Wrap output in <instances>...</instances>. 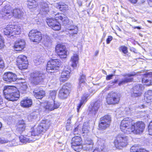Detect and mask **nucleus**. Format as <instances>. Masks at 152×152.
<instances>
[{
	"mask_svg": "<svg viewBox=\"0 0 152 152\" xmlns=\"http://www.w3.org/2000/svg\"><path fill=\"white\" fill-rule=\"evenodd\" d=\"M2 17L4 18L9 19L12 17L20 18L23 15V12L19 9H13L10 6H5L0 12Z\"/></svg>",
	"mask_w": 152,
	"mask_h": 152,
	"instance_id": "f257e3e1",
	"label": "nucleus"
},
{
	"mask_svg": "<svg viewBox=\"0 0 152 152\" xmlns=\"http://www.w3.org/2000/svg\"><path fill=\"white\" fill-rule=\"evenodd\" d=\"M16 88L14 86H5L3 92L6 99L13 101L16 100L20 96L19 91H16Z\"/></svg>",
	"mask_w": 152,
	"mask_h": 152,
	"instance_id": "f03ea898",
	"label": "nucleus"
},
{
	"mask_svg": "<svg viewBox=\"0 0 152 152\" xmlns=\"http://www.w3.org/2000/svg\"><path fill=\"white\" fill-rule=\"evenodd\" d=\"M50 125L49 121L48 120H42L37 128H32L30 133L32 136H41L48 129Z\"/></svg>",
	"mask_w": 152,
	"mask_h": 152,
	"instance_id": "7ed1b4c3",
	"label": "nucleus"
},
{
	"mask_svg": "<svg viewBox=\"0 0 152 152\" xmlns=\"http://www.w3.org/2000/svg\"><path fill=\"white\" fill-rule=\"evenodd\" d=\"M132 120L130 118L126 117L121 121L120 125L121 130L125 133L129 134L132 132L134 128L132 127L133 123Z\"/></svg>",
	"mask_w": 152,
	"mask_h": 152,
	"instance_id": "20e7f679",
	"label": "nucleus"
},
{
	"mask_svg": "<svg viewBox=\"0 0 152 152\" xmlns=\"http://www.w3.org/2000/svg\"><path fill=\"white\" fill-rule=\"evenodd\" d=\"M128 137L122 134H119L114 141L115 146L118 149H121L128 145Z\"/></svg>",
	"mask_w": 152,
	"mask_h": 152,
	"instance_id": "39448f33",
	"label": "nucleus"
},
{
	"mask_svg": "<svg viewBox=\"0 0 152 152\" xmlns=\"http://www.w3.org/2000/svg\"><path fill=\"white\" fill-rule=\"evenodd\" d=\"M60 65V61L59 60L52 59L48 63L46 71L48 72H53L55 71L58 69Z\"/></svg>",
	"mask_w": 152,
	"mask_h": 152,
	"instance_id": "423d86ee",
	"label": "nucleus"
},
{
	"mask_svg": "<svg viewBox=\"0 0 152 152\" xmlns=\"http://www.w3.org/2000/svg\"><path fill=\"white\" fill-rule=\"evenodd\" d=\"M120 98L119 94L112 91L108 94L107 98V102L109 104H117L118 103Z\"/></svg>",
	"mask_w": 152,
	"mask_h": 152,
	"instance_id": "0eeeda50",
	"label": "nucleus"
},
{
	"mask_svg": "<svg viewBox=\"0 0 152 152\" xmlns=\"http://www.w3.org/2000/svg\"><path fill=\"white\" fill-rule=\"evenodd\" d=\"M28 36L30 39L34 42L39 43L42 39V34L36 29H32L29 32Z\"/></svg>",
	"mask_w": 152,
	"mask_h": 152,
	"instance_id": "6e6552de",
	"label": "nucleus"
},
{
	"mask_svg": "<svg viewBox=\"0 0 152 152\" xmlns=\"http://www.w3.org/2000/svg\"><path fill=\"white\" fill-rule=\"evenodd\" d=\"M17 63L19 69H26L28 66V62L27 57L24 55L18 56L17 59Z\"/></svg>",
	"mask_w": 152,
	"mask_h": 152,
	"instance_id": "1a4fd4ad",
	"label": "nucleus"
},
{
	"mask_svg": "<svg viewBox=\"0 0 152 152\" xmlns=\"http://www.w3.org/2000/svg\"><path fill=\"white\" fill-rule=\"evenodd\" d=\"M56 51L57 54L61 58L66 57L67 50L66 46L62 44L57 45L56 47Z\"/></svg>",
	"mask_w": 152,
	"mask_h": 152,
	"instance_id": "9d476101",
	"label": "nucleus"
},
{
	"mask_svg": "<svg viewBox=\"0 0 152 152\" xmlns=\"http://www.w3.org/2000/svg\"><path fill=\"white\" fill-rule=\"evenodd\" d=\"M111 118L109 115H105L100 119L99 124V127L101 129H105L110 125Z\"/></svg>",
	"mask_w": 152,
	"mask_h": 152,
	"instance_id": "9b49d317",
	"label": "nucleus"
},
{
	"mask_svg": "<svg viewBox=\"0 0 152 152\" xmlns=\"http://www.w3.org/2000/svg\"><path fill=\"white\" fill-rule=\"evenodd\" d=\"M31 81L34 84H37L44 79L45 75L39 71L35 72L31 74Z\"/></svg>",
	"mask_w": 152,
	"mask_h": 152,
	"instance_id": "f8f14e48",
	"label": "nucleus"
},
{
	"mask_svg": "<svg viewBox=\"0 0 152 152\" xmlns=\"http://www.w3.org/2000/svg\"><path fill=\"white\" fill-rule=\"evenodd\" d=\"M134 128L133 132L136 134H140L142 133L145 127L144 123L142 121H139L134 124L133 123L132 127Z\"/></svg>",
	"mask_w": 152,
	"mask_h": 152,
	"instance_id": "ddd939ff",
	"label": "nucleus"
},
{
	"mask_svg": "<svg viewBox=\"0 0 152 152\" xmlns=\"http://www.w3.org/2000/svg\"><path fill=\"white\" fill-rule=\"evenodd\" d=\"M137 74L135 72H132L123 75V76L124 77L119 82L118 85L121 86L126 83L132 82L133 80L132 77L136 75Z\"/></svg>",
	"mask_w": 152,
	"mask_h": 152,
	"instance_id": "4468645a",
	"label": "nucleus"
},
{
	"mask_svg": "<svg viewBox=\"0 0 152 152\" xmlns=\"http://www.w3.org/2000/svg\"><path fill=\"white\" fill-rule=\"evenodd\" d=\"M3 78L4 81L7 83L15 82L17 79L15 74L10 72L4 73Z\"/></svg>",
	"mask_w": 152,
	"mask_h": 152,
	"instance_id": "2eb2a0df",
	"label": "nucleus"
},
{
	"mask_svg": "<svg viewBox=\"0 0 152 152\" xmlns=\"http://www.w3.org/2000/svg\"><path fill=\"white\" fill-rule=\"evenodd\" d=\"M47 23L48 26L54 30L58 31L61 28L60 23L55 19L52 18L47 19Z\"/></svg>",
	"mask_w": 152,
	"mask_h": 152,
	"instance_id": "dca6fc26",
	"label": "nucleus"
},
{
	"mask_svg": "<svg viewBox=\"0 0 152 152\" xmlns=\"http://www.w3.org/2000/svg\"><path fill=\"white\" fill-rule=\"evenodd\" d=\"M143 87L142 85H137L133 88L131 95L133 97L140 96L142 94Z\"/></svg>",
	"mask_w": 152,
	"mask_h": 152,
	"instance_id": "f3484780",
	"label": "nucleus"
},
{
	"mask_svg": "<svg viewBox=\"0 0 152 152\" xmlns=\"http://www.w3.org/2000/svg\"><path fill=\"white\" fill-rule=\"evenodd\" d=\"M142 82L145 85L150 86L152 84V72L146 73L142 80Z\"/></svg>",
	"mask_w": 152,
	"mask_h": 152,
	"instance_id": "a211bd4d",
	"label": "nucleus"
},
{
	"mask_svg": "<svg viewBox=\"0 0 152 152\" xmlns=\"http://www.w3.org/2000/svg\"><path fill=\"white\" fill-rule=\"evenodd\" d=\"M71 70L65 68L61 73L59 80L61 82H64L67 80L70 77V74Z\"/></svg>",
	"mask_w": 152,
	"mask_h": 152,
	"instance_id": "6ab92c4d",
	"label": "nucleus"
},
{
	"mask_svg": "<svg viewBox=\"0 0 152 152\" xmlns=\"http://www.w3.org/2000/svg\"><path fill=\"white\" fill-rule=\"evenodd\" d=\"M69 93L67 87L66 86H64L60 91L58 96L61 99H65L68 96Z\"/></svg>",
	"mask_w": 152,
	"mask_h": 152,
	"instance_id": "aec40b11",
	"label": "nucleus"
},
{
	"mask_svg": "<svg viewBox=\"0 0 152 152\" xmlns=\"http://www.w3.org/2000/svg\"><path fill=\"white\" fill-rule=\"evenodd\" d=\"M101 104L100 102H95L93 105H91L88 108V110L90 113L94 114L96 113Z\"/></svg>",
	"mask_w": 152,
	"mask_h": 152,
	"instance_id": "412c9836",
	"label": "nucleus"
},
{
	"mask_svg": "<svg viewBox=\"0 0 152 152\" xmlns=\"http://www.w3.org/2000/svg\"><path fill=\"white\" fill-rule=\"evenodd\" d=\"M59 106V103H55V101H53L51 102H48L45 106V108L46 109L51 111L57 108Z\"/></svg>",
	"mask_w": 152,
	"mask_h": 152,
	"instance_id": "4be33fe9",
	"label": "nucleus"
},
{
	"mask_svg": "<svg viewBox=\"0 0 152 152\" xmlns=\"http://www.w3.org/2000/svg\"><path fill=\"white\" fill-rule=\"evenodd\" d=\"M79 59V56L78 53H74L71 58V61L72 62V66L73 67L77 66L78 63Z\"/></svg>",
	"mask_w": 152,
	"mask_h": 152,
	"instance_id": "5701e85b",
	"label": "nucleus"
},
{
	"mask_svg": "<svg viewBox=\"0 0 152 152\" xmlns=\"http://www.w3.org/2000/svg\"><path fill=\"white\" fill-rule=\"evenodd\" d=\"M32 104V100L28 98H26L23 99L21 101L20 105L21 106L24 107H29Z\"/></svg>",
	"mask_w": 152,
	"mask_h": 152,
	"instance_id": "b1692460",
	"label": "nucleus"
},
{
	"mask_svg": "<svg viewBox=\"0 0 152 152\" xmlns=\"http://www.w3.org/2000/svg\"><path fill=\"white\" fill-rule=\"evenodd\" d=\"M19 139L20 141L23 143L30 142L35 140L33 139L31 137H30L28 136H24L23 135H21L20 136Z\"/></svg>",
	"mask_w": 152,
	"mask_h": 152,
	"instance_id": "393cba45",
	"label": "nucleus"
},
{
	"mask_svg": "<svg viewBox=\"0 0 152 152\" xmlns=\"http://www.w3.org/2000/svg\"><path fill=\"white\" fill-rule=\"evenodd\" d=\"M49 8L48 4L45 3H42L40 6V13L42 15L45 14L49 12Z\"/></svg>",
	"mask_w": 152,
	"mask_h": 152,
	"instance_id": "a878e982",
	"label": "nucleus"
},
{
	"mask_svg": "<svg viewBox=\"0 0 152 152\" xmlns=\"http://www.w3.org/2000/svg\"><path fill=\"white\" fill-rule=\"evenodd\" d=\"M89 95L88 94H85L83 95L81 99L79 104L77 106V110L78 112H79L80 108L83 105L85 104L87 102V99L89 97Z\"/></svg>",
	"mask_w": 152,
	"mask_h": 152,
	"instance_id": "bb28decb",
	"label": "nucleus"
},
{
	"mask_svg": "<svg viewBox=\"0 0 152 152\" xmlns=\"http://www.w3.org/2000/svg\"><path fill=\"white\" fill-rule=\"evenodd\" d=\"M26 125L23 121H19L18 123L16 131L21 133L25 129Z\"/></svg>",
	"mask_w": 152,
	"mask_h": 152,
	"instance_id": "cd10ccee",
	"label": "nucleus"
},
{
	"mask_svg": "<svg viewBox=\"0 0 152 152\" xmlns=\"http://www.w3.org/2000/svg\"><path fill=\"white\" fill-rule=\"evenodd\" d=\"M28 8L30 9L35 10L38 5V3L35 0H27Z\"/></svg>",
	"mask_w": 152,
	"mask_h": 152,
	"instance_id": "c85d7f7f",
	"label": "nucleus"
},
{
	"mask_svg": "<svg viewBox=\"0 0 152 152\" xmlns=\"http://www.w3.org/2000/svg\"><path fill=\"white\" fill-rule=\"evenodd\" d=\"M11 36H14L15 35H18L20 34L21 30L20 27L11 25Z\"/></svg>",
	"mask_w": 152,
	"mask_h": 152,
	"instance_id": "c756f323",
	"label": "nucleus"
},
{
	"mask_svg": "<svg viewBox=\"0 0 152 152\" xmlns=\"http://www.w3.org/2000/svg\"><path fill=\"white\" fill-rule=\"evenodd\" d=\"M77 28L76 26H71L66 29V31L69 32L70 36H74L76 34L77 32Z\"/></svg>",
	"mask_w": 152,
	"mask_h": 152,
	"instance_id": "7c9ffc66",
	"label": "nucleus"
},
{
	"mask_svg": "<svg viewBox=\"0 0 152 152\" xmlns=\"http://www.w3.org/2000/svg\"><path fill=\"white\" fill-rule=\"evenodd\" d=\"M33 94L34 96L37 99H41L45 94V92L43 90H34L33 91Z\"/></svg>",
	"mask_w": 152,
	"mask_h": 152,
	"instance_id": "2f4dec72",
	"label": "nucleus"
},
{
	"mask_svg": "<svg viewBox=\"0 0 152 152\" xmlns=\"http://www.w3.org/2000/svg\"><path fill=\"white\" fill-rule=\"evenodd\" d=\"M144 99L147 103H149L152 100V91L149 90L146 92L144 94Z\"/></svg>",
	"mask_w": 152,
	"mask_h": 152,
	"instance_id": "473e14b6",
	"label": "nucleus"
},
{
	"mask_svg": "<svg viewBox=\"0 0 152 152\" xmlns=\"http://www.w3.org/2000/svg\"><path fill=\"white\" fill-rule=\"evenodd\" d=\"M82 139L79 136H75L72 138L71 145H79L81 144Z\"/></svg>",
	"mask_w": 152,
	"mask_h": 152,
	"instance_id": "72a5a7b5",
	"label": "nucleus"
},
{
	"mask_svg": "<svg viewBox=\"0 0 152 152\" xmlns=\"http://www.w3.org/2000/svg\"><path fill=\"white\" fill-rule=\"evenodd\" d=\"M130 152H148L144 149H142L136 145H134L130 148Z\"/></svg>",
	"mask_w": 152,
	"mask_h": 152,
	"instance_id": "f704fd0d",
	"label": "nucleus"
},
{
	"mask_svg": "<svg viewBox=\"0 0 152 152\" xmlns=\"http://www.w3.org/2000/svg\"><path fill=\"white\" fill-rule=\"evenodd\" d=\"M89 124L88 123H84L83 124L82 130V134H84L83 136L85 135L86 134L88 133L89 132Z\"/></svg>",
	"mask_w": 152,
	"mask_h": 152,
	"instance_id": "c9c22d12",
	"label": "nucleus"
},
{
	"mask_svg": "<svg viewBox=\"0 0 152 152\" xmlns=\"http://www.w3.org/2000/svg\"><path fill=\"white\" fill-rule=\"evenodd\" d=\"M11 25H8L4 29L3 32L4 34L7 35H11L12 33Z\"/></svg>",
	"mask_w": 152,
	"mask_h": 152,
	"instance_id": "e433bc0d",
	"label": "nucleus"
},
{
	"mask_svg": "<svg viewBox=\"0 0 152 152\" xmlns=\"http://www.w3.org/2000/svg\"><path fill=\"white\" fill-rule=\"evenodd\" d=\"M87 146L89 145V147H87V149L90 150L93 147V142L92 140L89 139H86L85 140V144Z\"/></svg>",
	"mask_w": 152,
	"mask_h": 152,
	"instance_id": "4c0bfd02",
	"label": "nucleus"
},
{
	"mask_svg": "<svg viewBox=\"0 0 152 152\" xmlns=\"http://www.w3.org/2000/svg\"><path fill=\"white\" fill-rule=\"evenodd\" d=\"M27 86L26 83L22 84L20 85L19 88V91L22 93H25L26 92Z\"/></svg>",
	"mask_w": 152,
	"mask_h": 152,
	"instance_id": "58836bf2",
	"label": "nucleus"
},
{
	"mask_svg": "<svg viewBox=\"0 0 152 152\" xmlns=\"http://www.w3.org/2000/svg\"><path fill=\"white\" fill-rule=\"evenodd\" d=\"M71 146L72 148L75 151L78 152L80 151L83 148V146L81 144L72 145Z\"/></svg>",
	"mask_w": 152,
	"mask_h": 152,
	"instance_id": "ea45409f",
	"label": "nucleus"
},
{
	"mask_svg": "<svg viewBox=\"0 0 152 152\" xmlns=\"http://www.w3.org/2000/svg\"><path fill=\"white\" fill-rule=\"evenodd\" d=\"M56 93L57 92L56 91H50L49 97V99L51 98L52 99V101H54V100L55 99L56 96Z\"/></svg>",
	"mask_w": 152,
	"mask_h": 152,
	"instance_id": "a19ab883",
	"label": "nucleus"
},
{
	"mask_svg": "<svg viewBox=\"0 0 152 152\" xmlns=\"http://www.w3.org/2000/svg\"><path fill=\"white\" fill-rule=\"evenodd\" d=\"M34 63L36 66L42 64L44 62V60L42 58H36L34 61Z\"/></svg>",
	"mask_w": 152,
	"mask_h": 152,
	"instance_id": "79ce46f5",
	"label": "nucleus"
},
{
	"mask_svg": "<svg viewBox=\"0 0 152 152\" xmlns=\"http://www.w3.org/2000/svg\"><path fill=\"white\" fill-rule=\"evenodd\" d=\"M20 45L15 44L14 48V50L16 51H21L24 48V47L23 46V45Z\"/></svg>",
	"mask_w": 152,
	"mask_h": 152,
	"instance_id": "37998d69",
	"label": "nucleus"
},
{
	"mask_svg": "<svg viewBox=\"0 0 152 152\" xmlns=\"http://www.w3.org/2000/svg\"><path fill=\"white\" fill-rule=\"evenodd\" d=\"M64 16H65V15L63 14L62 13H58L55 15V19L56 20H58L59 19L61 20Z\"/></svg>",
	"mask_w": 152,
	"mask_h": 152,
	"instance_id": "c03bdc74",
	"label": "nucleus"
},
{
	"mask_svg": "<svg viewBox=\"0 0 152 152\" xmlns=\"http://www.w3.org/2000/svg\"><path fill=\"white\" fill-rule=\"evenodd\" d=\"M61 20L62 21V23L64 26L68 25L69 23V20L67 17H64Z\"/></svg>",
	"mask_w": 152,
	"mask_h": 152,
	"instance_id": "a18cd8bd",
	"label": "nucleus"
},
{
	"mask_svg": "<svg viewBox=\"0 0 152 152\" xmlns=\"http://www.w3.org/2000/svg\"><path fill=\"white\" fill-rule=\"evenodd\" d=\"M58 8L60 10L62 11L66 10L68 8V6L64 3H63L62 4L59 5Z\"/></svg>",
	"mask_w": 152,
	"mask_h": 152,
	"instance_id": "49530a36",
	"label": "nucleus"
},
{
	"mask_svg": "<svg viewBox=\"0 0 152 152\" xmlns=\"http://www.w3.org/2000/svg\"><path fill=\"white\" fill-rule=\"evenodd\" d=\"M85 76L84 75H82L80 77L79 80V83L80 84H83L85 82Z\"/></svg>",
	"mask_w": 152,
	"mask_h": 152,
	"instance_id": "de8ad7c7",
	"label": "nucleus"
},
{
	"mask_svg": "<svg viewBox=\"0 0 152 152\" xmlns=\"http://www.w3.org/2000/svg\"><path fill=\"white\" fill-rule=\"evenodd\" d=\"M15 44L20 45L21 46L23 44V46L25 47V42L24 40L20 39L16 41Z\"/></svg>",
	"mask_w": 152,
	"mask_h": 152,
	"instance_id": "09e8293b",
	"label": "nucleus"
},
{
	"mask_svg": "<svg viewBox=\"0 0 152 152\" xmlns=\"http://www.w3.org/2000/svg\"><path fill=\"white\" fill-rule=\"evenodd\" d=\"M121 50L124 54H126L128 53L127 48L124 46H121L120 48Z\"/></svg>",
	"mask_w": 152,
	"mask_h": 152,
	"instance_id": "8fccbe9b",
	"label": "nucleus"
},
{
	"mask_svg": "<svg viewBox=\"0 0 152 152\" xmlns=\"http://www.w3.org/2000/svg\"><path fill=\"white\" fill-rule=\"evenodd\" d=\"M97 143L99 145H100L101 147H103L104 146V141L101 139H99L97 141Z\"/></svg>",
	"mask_w": 152,
	"mask_h": 152,
	"instance_id": "3c124183",
	"label": "nucleus"
},
{
	"mask_svg": "<svg viewBox=\"0 0 152 152\" xmlns=\"http://www.w3.org/2000/svg\"><path fill=\"white\" fill-rule=\"evenodd\" d=\"M113 37L111 36H109L106 39V43L107 44H109L110 42L113 39Z\"/></svg>",
	"mask_w": 152,
	"mask_h": 152,
	"instance_id": "603ef678",
	"label": "nucleus"
},
{
	"mask_svg": "<svg viewBox=\"0 0 152 152\" xmlns=\"http://www.w3.org/2000/svg\"><path fill=\"white\" fill-rule=\"evenodd\" d=\"M9 141L7 140H4L0 138V143L3 144L8 143Z\"/></svg>",
	"mask_w": 152,
	"mask_h": 152,
	"instance_id": "864d4df0",
	"label": "nucleus"
},
{
	"mask_svg": "<svg viewBox=\"0 0 152 152\" xmlns=\"http://www.w3.org/2000/svg\"><path fill=\"white\" fill-rule=\"evenodd\" d=\"M148 132L149 134L152 135V126H151H151L150 125L148 126Z\"/></svg>",
	"mask_w": 152,
	"mask_h": 152,
	"instance_id": "5fc2aeb1",
	"label": "nucleus"
},
{
	"mask_svg": "<svg viewBox=\"0 0 152 152\" xmlns=\"http://www.w3.org/2000/svg\"><path fill=\"white\" fill-rule=\"evenodd\" d=\"M83 84L79 83L77 87V90L78 91H80L82 89V87L83 86Z\"/></svg>",
	"mask_w": 152,
	"mask_h": 152,
	"instance_id": "6e6d98bb",
	"label": "nucleus"
},
{
	"mask_svg": "<svg viewBox=\"0 0 152 152\" xmlns=\"http://www.w3.org/2000/svg\"><path fill=\"white\" fill-rule=\"evenodd\" d=\"M113 75H107L106 77V79L107 80H109L112 79V77L113 76Z\"/></svg>",
	"mask_w": 152,
	"mask_h": 152,
	"instance_id": "4d7b16f0",
	"label": "nucleus"
},
{
	"mask_svg": "<svg viewBox=\"0 0 152 152\" xmlns=\"http://www.w3.org/2000/svg\"><path fill=\"white\" fill-rule=\"evenodd\" d=\"M4 66L3 61L0 58V68H2Z\"/></svg>",
	"mask_w": 152,
	"mask_h": 152,
	"instance_id": "13d9d810",
	"label": "nucleus"
},
{
	"mask_svg": "<svg viewBox=\"0 0 152 152\" xmlns=\"http://www.w3.org/2000/svg\"><path fill=\"white\" fill-rule=\"evenodd\" d=\"M34 115L32 114L31 115H28V119L29 121H31L32 120V119H34V117L33 116Z\"/></svg>",
	"mask_w": 152,
	"mask_h": 152,
	"instance_id": "bf43d9fd",
	"label": "nucleus"
},
{
	"mask_svg": "<svg viewBox=\"0 0 152 152\" xmlns=\"http://www.w3.org/2000/svg\"><path fill=\"white\" fill-rule=\"evenodd\" d=\"M79 126H77V127H76V128H75V129L74 130V133H75V134H77L78 133V132L76 133H75V132H77V131L78 130V129H79Z\"/></svg>",
	"mask_w": 152,
	"mask_h": 152,
	"instance_id": "052dcab7",
	"label": "nucleus"
},
{
	"mask_svg": "<svg viewBox=\"0 0 152 152\" xmlns=\"http://www.w3.org/2000/svg\"><path fill=\"white\" fill-rule=\"evenodd\" d=\"M131 3L133 4L136 3L138 0H128Z\"/></svg>",
	"mask_w": 152,
	"mask_h": 152,
	"instance_id": "680f3d73",
	"label": "nucleus"
},
{
	"mask_svg": "<svg viewBox=\"0 0 152 152\" xmlns=\"http://www.w3.org/2000/svg\"><path fill=\"white\" fill-rule=\"evenodd\" d=\"M90 92H91V95H92L95 92V91L94 90H92V89H91L90 90Z\"/></svg>",
	"mask_w": 152,
	"mask_h": 152,
	"instance_id": "e2e57ef3",
	"label": "nucleus"
},
{
	"mask_svg": "<svg viewBox=\"0 0 152 152\" xmlns=\"http://www.w3.org/2000/svg\"><path fill=\"white\" fill-rule=\"evenodd\" d=\"M89 145H88V146H87V145H86L85 144L83 145V148H85V149H86L87 150H88L87 149V147H89Z\"/></svg>",
	"mask_w": 152,
	"mask_h": 152,
	"instance_id": "0e129e2a",
	"label": "nucleus"
},
{
	"mask_svg": "<svg viewBox=\"0 0 152 152\" xmlns=\"http://www.w3.org/2000/svg\"><path fill=\"white\" fill-rule=\"evenodd\" d=\"M2 99L1 96H0V104L2 103Z\"/></svg>",
	"mask_w": 152,
	"mask_h": 152,
	"instance_id": "69168bd1",
	"label": "nucleus"
},
{
	"mask_svg": "<svg viewBox=\"0 0 152 152\" xmlns=\"http://www.w3.org/2000/svg\"><path fill=\"white\" fill-rule=\"evenodd\" d=\"M93 152H99V151L98 150V149H95Z\"/></svg>",
	"mask_w": 152,
	"mask_h": 152,
	"instance_id": "338daca9",
	"label": "nucleus"
},
{
	"mask_svg": "<svg viewBox=\"0 0 152 152\" xmlns=\"http://www.w3.org/2000/svg\"><path fill=\"white\" fill-rule=\"evenodd\" d=\"M134 28H137V29H140L141 28L139 26H135L134 27Z\"/></svg>",
	"mask_w": 152,
	"mask_h": 152,
	"instance_id": "774afa93",
	"label": "nucleus"
}]
</instances>
